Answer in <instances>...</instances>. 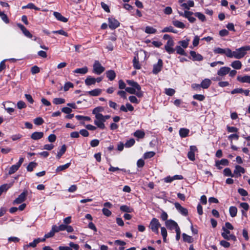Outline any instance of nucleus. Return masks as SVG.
<instances>
[{
    "label": "nucleus",
    "instance_id": "28",
    "mask_svg": "<svg viewBox=\"0 0 250 250\" xmlns=\"http://www.w3.org/2000/svg\"><path fill=\"white\" fill-rule=\"evenodd\" d=\"M230 66L234 69H240L242 64L240 61H234L231 62Z\"/></svg>",
    "mask_w": 250,
    "mask_h": 250
},
{
    "label": "nucleus",
    "instance_id": "58",
    "mask_svg": "<svg viewBox=\"0 0 250 250\" xmlns=\"http://www.w3.org/2000/svg\"><path fill=\"white\" fill-rule=\"evenodd\" d=\"M217 161V165L220 164L221 165L223 166H228L229 165V161L226 159H223L220 161Z\"/></svg>",
    "mask_w": 250,
    "mask_h": 250
},
{
    "label": "nucleus",
    "instance_id": "24",
    "mask_svg": "<svg viewBox=\"0 0 250 250\" xmlns=\"http://www.w3.org/2000/svg\"><path fill=\"white\" fill-rule=\"evenodd\" d=\"M189 130L186 128H181L179 130V135L182 138H185L188 135Z\"/></svg>",
    "mask_w": 250,
    "mask_h": 250
},
{
    "label": "nucleus",
    "instance_id": "44",
    "mask_svg": "<svg viewBox=\"0 0 250 250\" xmlns=\"http://www.w3.org/2000/svg\"><path fill=\"white\" fill-rule=\"evenodd\" d=\"M37 166V164L35 162H30L27 167V170L28 171H32L33 169Z\"/></svg>",
    "mask_w": 250,
    "mask_h": 250
},
{
    "label": "nucleus",
    "instance_id": "36",
    "mask_svg": "<svg viewBox=\"0 0 250 250\" xmlns=\"http://www.w3.org/2000/svg\"><path fill=\"white\" fill-rule=\"evenodd\" d=\"M223 229L224 232L221 234L222 237L228 240H230L229 236L230 234V231L224 227L223 228Z\"/></svg>",
    "mask_w": 250,
    "mask_h": 250
},
{
    "label": "nucleus",
    "instance_id": "11",
    "mask_svg": "<svg viewBox=\"0 0 250 250\" xmlns=\"http://www.w3.org/2000/svg\"><path fill=\"white\" fill-rule=\"evenodd\" d=\"M163 61L161 59H159L158 62L156 64L153 65V68L152 72L153 74H158L162 69L163 67Z\"/></svg>",
    "mask_w": 250,
    "mask_h": 250
},
{
    "label": "nucleus",
    "instance_id": "26",
    "mask_svg": "<svg viewBox=\"0 0 250 250\" xmlns=\"http://www.w3.org/2000/svg\"><path fill=\"white\" fill-rule=\"evenodd\" d=\"M88 72V68L86 66H84L82 68H79L76 69L73 73H79L82 75L85 74Z\"/></svg>",
    "mask_w": 250,
    "mask_h": 250
},
{
    "label": "nucleus",
    "instance_id": "51",
    "mask_svg": "<svg viewBox=\"0 0 250 250\" xmlns=\"http://www.w3.org/2000/svg\"><path fill=\"white\" fill-rule=\"evenodd\" d=\"M175 91L174 89L172 88H166L165 89V93L168 95L171 96L174 94Z\"/></svg>",
    "mask_w": 250,
    "mask_h": 250
},
{
    "label": "nucleus",
    "instance_id": "61",
    "mask_svg": "<svg viewBox=\"0 0 250 250\" xmlns=\"http://www.w3.org/2000/svg\"><path fill=\"white\" fill-rule=\"evenodd\" d=\"M100 141L98 139H93L91 141L90 144L92 147H96L99 144Z\"/></svg>",
    "mask_w": 250,
    "mask_h": 250
},
{
    "label": "nucleus",
    "instance_id": "52",
    "mask_svg": "<svg viewBox=\"0 0 250 250\" xmlns=\"http://www.w3.org/2000/svg\"><path fill=\"white\" fill-rule=\"evenodd\" d=\"M193 98L199 101H203L205 99V97L202 94H195L193 96Z\"/></svg>",
    "mask_w": 250,
    "mask_h": 250
},
{
    "label": "nucleus",
    "instance_id": "19",
    "mask_svg": "<svg viewBox=\"0 0 250 250\" xmlns=\"http://www.w3.org/2000/svg\"><path fill=\"white\" fill-rule=\"evenodd\" d=\"M163 39L165 41H167V42L165 47H172L174 45L173 41L169 35H164L163 37Z\"/></svg>",
    "mask_w": 250,
    "mask_h": 250
},
{
    "label": "nucleus",
    "instance_id": "15",
    "mask_svg": "<svg viewBox=\"0 0 250 250\" xmlns=\"http://www.w3.org/2000/svg\"><path fill=\"white\" fill-rule=\"evenodd\" d=\"M237 80L241 83H248L250 84V76L245 75L244 76H238Z\"/></svg>",
    "mask_w": 250,
    "mask_h": 250
},
{
    "label": "nucleus",
    "instance_id": "21",
    "mask_svg": "<svg viewBox=\"0 0 250 250\" xmlns=\"http://www.w3.org/2000/svg\"><path fill=\"white\" fill-rule=\"evenodd\" d=\"M53 15L59 21L63 22H66L68 19L62 15V14L58 12H54Z\"/></svg>",
    "mask_w": 250,
    "mask_h": 250
},
{
    "label": "nucleus",
    "instance_id": "22",
    "mask_svg": "<svg viewBox=\"0 0 250 250\" xmlns=\"http://www.w3.org/2000/svg\"><path fill=\"white\" fill-rule=\"evenodd\" d=\"M102 92V90L101 89L96 88L88 91L87 94L91 96H97L100 95Z\"/></svg>",
    "mask_w": 250,
    "mask_h": 250
},
{
    "label": "nucleus",
    "instance_id": "2",
    "mask_svg": "<svg viewBox=\"0 0 250 250\" xmlns=\"http://www.w3.org/2000/svg\"><path fill=\"white\" fill-rule=\"evenodd\" d=\"M250 49V48H238L233 51H228L227 57L239 59L243 58Z\"/></svg>",
    "mask_w": 250,
    "mask_h": 250
},
{
    "label": "nucleus",
    "instance_id": "1",
    "mask_svg": "<svg viewBox=\"0 0 250 250\" xmlns=\"http://www.w3.org/2000/svg\"><path fill=\"white\" fill-rule=\"evenodd\" d=\"M126 83L132 87H127L125 88V91L131 94H135L139 98L143 96V92L141 90V87L137 82L132 80H127Z\"/></svg>",
    "mask_w": 250,
    "mask_h": 250
},
{
    "label": "nucleus",
    "instance_id": "60",
    "mask_svg": "<svg viewBox=\"0 0 250 250\" xmlns=\"http://www.w3.org/2000/svg\"><path fill=\"white\" fill-rule=\"evenodd\" d=\"M40 68L36 65L33 66L31 69V73L33 74H35L38 73L40 72Z\"/></svg>",
    "mask_w": 250,
    "mask_h": 250
},
{
    "label": "nucleus",
    "instance_id": "54",
    "mask_svg": "<svg viewBox=\"0 0 250 250\" xmlns=\"http://www.w3.org/2000/svg\"><path fill=\"white\" fill-rule=\"evenodd\" d=\"M75 117L78 120H83V121H89L90 120V118L88 116L76 115Z\"/></svg>",
    "mask_w": 250,
    "mask_h": 250
},
{
    "label": "nucleus",
    "instance_id": "59",
    "mask_svg": "<svg viewBox=\"0 0 250 250\" xmlns=\"http://www.w3.org/2000/svg\"><path fill=\"white\" fill-rule=\"evenodd\" d=\"M9 187L7 184H3L0 187V196L1 195L3 191H6Z\"/></svg>",
    "mask_w": 250,
    "mask_h": 250
},
{
    "label": "nucleus",
    "instance_id": "62",
    "mask_svg": "<svg viewBox=\"0 0 250 250\" xmlns=\"http://www.w3.org/2000/svg\"><path fill=\"white\" fill-rule=\"evenodd\" d=\"M238 193L243 196H246L248 195V192L244 189L242 188H239L238 189Z\"/></svg>",
    "mask_w": 250,
    "mask_h": 250
},
{
    "label": "nucleus",
    "instance_id": "37",
    "mask_svg": "<svg viewBox=\"0 0 250 250\" xmlns=\"http://www.w3.org/2000/svg\"><path fill=\"white\" fill-rule=\"evenodd\" d=\"M104 110V108L101 106H99L95 108L92 111V113L95 115V116L98 115H102L100 112Z\"/></svg>",
    "mask_w": 250,
    "mask_h": 250
},
{
    "label": "nucleus",
    "instance_id": "18",
    "mask_svg": "<svg viewBox=\"0 0 250 250\" xmlns=\"http://www.w3.org/2000/svg\"><path fill=\"white\" fill-rule=\"evenodd\" d=\"M120 110L125 112H126L127 111H132L134 110V107L131 104L127 103L125 104V106L124 105H121Z\"/></svg>",
    "mask_w": 250,
    "mask_h": 250
},
{
    "label": "nucleus",
    "instance_id": "29",
    "mask_svg": "<svg viewBox=\"0 0 250 250\" xmlns=\"http://www.w3.org/2000/svg\"><path fill=\"white\" fill-rule=\"evenodd\" d=\"M133 135L139 139H142L145 137V132L143 130H137L134 133Z\"/></svg>",
    "mask_w": 250,
    "mask_h": 250
},
{
    "label": "nucleus",
    "instance_id": "43",
    "mask_svg": "<svg viewBox=\"0 0 250 250\" xmlns=\"http://www.w3.org/2000/svg\"><path fill=\"white\" fill-rule=\"evenodd\" d=\"M173 24L176 27L184 28L185 25L184 23L179 21H173Z\"/></svg>",
    "mask_w": 250,
    "mask_h": 250
},
{
    "label": "nucleus",
    "instance_id": "31",
    "mask_svg": "<svg viewBox=\"0 0 250 250\" xmlns=\"http://www.w3.org/2000/svg\"><path fill=\"white\" fill-rule=\"evenodd\" d=\"M230 51V50L229 48L227 49H224L222 48H216L214 49V52L215 53H218V54H225L227 56L228 54V51Z\"/></svg>",
    "mask_w": 250,
    "mask_h": 250
},
{
    "label": "nucleus",
    "instance_id": "5",
    "mask_svg": "<svg viewBox=\"0 0 250 250\" xmlns=\"http://www.w3.org/2000/svg\"><path fill=\"white\" fill-rule=\"evenodd\" d=\"M105 70L104 67H103L98 61H95L93 64V72L97 75H100Z\"/></svg>",
    "mask_w": 250,
    "mask_h": 250
},
{
    "label": "nucleus",
    "instance_id": "4",
    "mask_svg": "<svg viewBox=\"0 0 250 250\" xmlns=\"http://www.w3.org/2000/svg\"><path fill=\"white\" fill-rule=\"evenodd\" d=\"M139 54L142 55H145L146 56V51L142 49H140L139 51L135 53V56L133 60V65L134 68L136 69H140L141 68V65L139 63Z\"/></svg>",
    "mask_w": 250,
    "mask_h": 250
},
{
    "label": "nucleus",
    "instance_id": "50",
    "mask_svg": "<svg viewBox=\"0 0 250 250\" xmlns=\"http://www.w3.org/2000/svg\"><path fill=\"white\" fill-rule=\"evenodd\" d=\"M44 122L43 120L41 117H38L34 119V123L38 125H42Z\"/></svg>",
    "mask_w": 250,
    "mask_h": 250
},
{
    "label": "nucleus",
    "instance_id": "35",
    "mask_svg": "<svg viewBox=\"0 0 250 250\" xmlns=\"http://www.w3.org/2000/svg\"><path fill=\"white\" fill-rule=\"evenodd\" d=\"M229 212L231 217H234L237 215V209L235 207L231 206L229 207Z\"/></svg>",
    "mask_w": 250,
    "mask_h": 250
},
{
    "label": "nucleus",
    "instance_id": "39",
    "mask_svg": "<svg viewBox=\"0 0 250 250\" xmlns=\"http://www.w3.org/2000/svg\"><path fill=\"white\" fill-rule=\"evenodd\" d=\"M183 240L185 242H188L189 243H192L193 242V238L191 236H189L186 233H183L182 234Z\"/></svg>",
    "mask_w": 250,
    "mask_h": 250
},
{
    "label": "nucleus",
    "instance_id": "27",
    "mask_svg": "<svg viewBox=\"0 0 250 250\" xmlns=\"http://www.w3.org/2000/svg\"><path fill=\"white\" fill-rule=\"evenodd\" d=\"M191 56L194 61H201L203 59V57L199 54H196L195 52L191 51L190 52Z\"/></svg>",
    "mask_w": 250,
    "mask_h": 250
},
{
    "label": "nucleus",
    "instance_id": "25",
    "mask_svg": "<svg viewBox=\"0 0 250 250\" xmlns=\"http://www.w3.org/2000/svg\"><path fill=\"white\" fill-rule=\"evenodd\" d=\"M194 5V2L192 0H189L188 1V3H182L181 6L183 7L184 8L188 10L190 9V7H193Z\"/></svg>",
    "mask_w": 250,
    "mask_h": 250
},
{
    "label": "nucleus",
    "instance_id": "34",
    "mask_svg": "<svg viewBox=\"0 0 250 250\" xmlns=\"http://www.w3.org/2000/svg\"><path fill=\"white\" fill-rule=\"evenodd\" d=\"M85 83L86 85H91L95 83V78L91 76H88L85 80Z\"/></svg>",
    "mask_w": 250,
    "mask_h": 250
},
{
    "label": "nucleus",
    "instance_id": "23",
    "mask_svg": "<svg viewBox=\"0 0 250 250\" xmlns=\"http://www.w3.org/2000/svg\"><path fill=\"white\" fill-rule=\"evenodd\" d=\"M211 83L210 80L205 79L203 80L201 83V86L204 89H207L209 87Z\"/></svg>",
    "mask_w": 250,
    "mask_h": 250
},
{
    "label": "nucleus",
    "instance_id": "17",
    "mask_svg": "<svg viewBox=\"0 0 250 250\" xmlns=\"http://www.w3.org/2000/svg\"><path fill=\"white\" fill-rule=\"evenodd\" d=\"M17 26L22 31L23 34L27 38H31L32 37V34L21 23H18Z\"/></svg>",
    "mask_w": 250,
    "mask_h": 250
},
{
    "label": "nucleus",
    "instance_id": "20",
    "mask_svg": "<svg viewBox=\"0 0 250 250\" xmlns=\"http://www.w3.org/2000/svg\"><path fill=\"white\" fill-rule=\"evenodd\" d=\"M43 135L42 132H34L31 135V138L34 140H38L42 139Z\"/></svg>",
    "mask_w": 250,
    "mask_h": 250
},
{
    "label": "nucleus",
    "instance_id": "10",
    "mask_svg": "<svg viewBox=\"0 0 250 250\" xmlns=\"http://www.w3.org/2000/svg\"><path fill=\"white\" fill-rule=\"evenodd\" d=\"M166 226L167 229L172 230L177 229V228H179L177 223L172 220H167L165 222Z\"/></svg>",
    "mask_w": 250,
    "mask_h": 250
},
{
    "label": "nucleus",
    "instance_id": "63",
    "mask_svg": "<svg viewBox=\"0 0 250 250\" xmlns=\"http://www.w3.org/2000/svg\"><path fill=\"white\" fill-rule=\"evenodd\" d=\"M102 212L105 216H107V217L110 216L111 214V211L105 208H104L102 209Z\"/></svg>",
    "mask_w": 250,
    "mask_h": 250
},
{
    "label": "nucleus",
    "instance_id": "7",
    "mask_svg": "<svg viewBox=\"0 0 250 250\" xmlns=\"http://www.w3.org/2000/svg\"><path fill=\"white\" fill-rule=\"evenodd\" d=\"M96 119L94 120V124L99 128L104 129L105 128V125L104 124V120L101 118L100 115L95 116Z\"/></svg>",
    "mask_w": 250,
    "mask_h": 250
},
{
    "label": "nucleus",
    "instance_id": "33",
    "mask_svg": "<svg viewBox=\"0 0 250 250\" xmlns=\"http://www.w3.org/2000/svg\"><path fill=\"white\" fill-rule=\"evenodd\" d=\"M120 209L122 211L127 213H131L133 211V209L132 208L126 205L121 206Z\"/></svg>",
    "mask_w": 250,
    "mask_h": 250
},
{
    "label": "nucleus",
    "instance_id": "41",
    "mask_svg": "<svg viewBox=\"0 0 250 250\" xmlns=\"http://www.w3.org/2000/svg\"><path fill=\"white\" fill-rule=\"evenodd\" d=\"M157 30L152 27L146 26L145 29V32L147 34H155Z\"/></svg>",
    "mask_w": 250,
    "mask_h": 250
},
{
    "label": "nucleus",
    "instance_id": "48",
    "mask_svg": "<svg viewBox=\"0 0 250 250\" xmlns=\"http://www.w3.org/2000/svg\"><path fill=\"white\" fill-rule=\"evenodd\" d=\"M161 233L163 238L164 242H166V238L167 236V231L165 228L162 227L161 228Z\"/></svg>",
    "mask_w": 250,
    "mask_h": 250
},
{
    "label": "nucleus",
    "instance_id": "57",
    "mask_svg": "<svg viewBox=\"0 0 250 250\" xmlns=\"http://www.w3.org/2000/svg\"><path fill=\"white\" fill-rule=\"evenodd\" d=\"M162 32H170L172 33H176V31L173 29V28L172 26L167 27L163 29L162 31Z\"/></svg>",
    "mask_w": 250,
    "mask_h": 250
},
{
    "label": "nucleus",
    "instance_id": "42",
    "mask_svg": "<svg viewBox=\"0 0 250 250\" xmlns=\"http://www.w3.org/2000/svg\"><path fill=\"white\" fill-rule=\"evenodd\" d=\"M53 104H60L65 103V100L61 98H56L53 99Z\"/></svg>",
    "mask_w": 250,
    "mask_h": 250
},
{
    "label": "nucleus",
    "instance_id": "13",
    "mask_svg": "<svg viewBox=\"0 0 250 250\" xmlns=\"http://www.w3.org/2000/svg\"><path fill=\"white\" fill-rule=\"evenodd\" d=\"M108 21H109V27L111 29H115L116 28H117L119 25L120 23L116 19L112 18H109L108 19Z\"/></svg>",
    "mask_w": 250,
    "mask_h": 250
},
{
    "label": "nucleus",
    "instance_id": "3",
    "mask_svg": "<svg viewBox=\"0 0 250 250\" xmlns=\"http://www.w3.org/2000/svg\"><path fill=\"white\" fill-rule=\"evenodd\" d=\"M161 224L159 220L155 218H153L150 221L149 227L153 232L158 234L159 233V228Z\"/></svg>",
    "mask_w": 250,
    "mask_h": 250
},
{
    "label": "nucleus",
    "instance_id": "14",
    "mask_svg": "<svg viewBox=\"0 0 250 250\" xmlns=\"http://www.w3.org/2000/svg\"><path fill=\"white\" fill-rule=\"evenodd\" d=\"M175 208L179 212L183 215L187 216L188 214V210L187 208L183 207L179 203L174 204Z\"/></svg>",
    "mask_w": 250,
    "mask_h": 250
},
{
    "label": "nucleus",
    "instance_id": "64",
    "mask_svg": "<svg viewBox=\"0 0 250 250\" xmlns=\"http://www.w3.org/2000/svg\"><path fill=\"white\" fill-rule=\"evenodd\" d=\"M240 207L246 211H247L249 209V205L248 203L245 202L240 203Z\"/></svg>",
    "mask_w": 250,
    "mask_h": 250
},
{
    "label": "nucleus",
    "instance_id": "45",
    "mask_svg": "<svg viewBox=\"0 0 250 250\" xmlns=\"http://www.w3.org/2000/svg\"><path fill=\"white\" fill-rule=\"evenodd\" d=\"M224 175L226 176H230L233 177V173H232L229 168H226L223 170Z\"/></svg>",
    "mask_w": 250,
    "mask_h": 250
},
{
    "label": "nucleus",
    "instance_id": "38",
    "mask_svg": "<svg viewBox=\"0 0 250 250\" xmlns=\"http://www.w3.org/2000/svg\"><path fill=\"white\" fill-rule=\"evenodd\" d=\"M66 149V146L64 145L62 146V148L57 154L56 157L57 159H59L61 157V156L65 153Z\"/></svg>",
    "mask_w": 250,
    "mask_h": 250
},
{
    "label": "nucleus",
    "instance_id": "12",
    "mask_svg": "<svg viewBox=\"0 0 250 250\" xmlns=\"http://www.w3.org/2000/svg\"><path fill=\"white\" fill-rule=\"evenodd\" d=\"M197 151V148L195 146H190L189 151L188 153V157L190 161L195 160V152Z\"/></svg>",
    "mask_w": 250,
    "mask_h": 250
},
{
    "label": "nucleus",
    "instance_id": "47",
    "mask_svg": "<svg viewBox=\"0 0 250 250\" xmlns=\"http://www.w3.org/2000/svg\"><path fill=\"white\" fill-rule=\"evenodd\" d=\"M189 40L186 39V40L180 41L179 42V43L180 44V46L178 47H188V44H189Z\"/></svg>",
    "mask_w": 250,
    "mask_h": 250
},
{
    "label": "nucleus",
    "instance_id": "49",
    "mask_svg": "<svg viewBox=\"0 0 250 250\" xmlns=\"http://www.w3.org/2000/svg\"><path fill=\"white\" fill-rule=\"evenodd\" d=\"M135 143V141L134 139H130L125 143V146L126 147H130L133 146Z\"/></svg>",
    "mask_w": 250,
    "mask_h": 250
},
{
    "label": "nucleus",
    "instance_id": "32",
    "mask_svg": "<svg viewBox=\"0 0 250 250\" xmlns=\"http://www.w3.org/2000/svg\"><path fill=\"white\" fill-rule=\"evenodd\" d=\"M71 165L70 163H68L65 165L60 166L57 167V168L56 169V172H60L62 171H63L65 170L66 169L68 168Z\"/></svg>",
    "mask_w": 250,
    "mask_h": 250
},
{
    "label": "nucleus",
    "instance_id": "40",
    "mask_svg": "<svg viewBox=\"0 0 250 250\" xmlns=\"http://www.w3.org/2000/svg\"><path fill=\"white\" fill-rule=\"evenodd\" d=\"M155 155L154 151H148L144 153L143 157L145 159H147L153 157Z\"/></svg>",
    "mask_w": 250,
    "mask_h": 250
},
{
    "label": "nucleus",
    "instance_id": "46",
    "mask_svg": "<svg viewBox=\"0 0 250 250\" xmlns=\"http://www.w3.org/2000/svg\"><path fill=\"white\" fill-rule=\"evenodd\" d=\"M194 14L196 17H197L202 21H206V17L202 13H201L200 12H196V13H195Z\"/></svg>",
    "mask_w": 250,
    "mask_h": 250
},
{
    "label": "nucleus",
    "instance_id": "6",
    "mask_svg": "<svg viewBox=\"0 0 250 250\" xmlns=\"http://www.w3.org/2000/svg\"><path fill=\"white\" fill-rule=\"evenodd\" d=\"M23 161L24 159L23 158H20L19 162L16 165H12L10 167L8 171V174L11 175L17 171L23 162Z\"/></svg>",
    "mask_w": 250,
    "mask_h": 250
},
{
    "label": "nucleus",
    "instance_id": "16",
    "mask_svg": "<svg viewBox=\"0 0 250 250\" xmlns=\"http://www.w3.org/2000/svg\"><path fill=\"white\" fill-rule=\"evenodd\" d=\"M230 70V68L229 67L224 66L220 68L217 72V75L219 76H224L228 74Z\"/></svg>",
    "mask_w": 250,
    "mask_h": 250
},
{
    "label": "nucleus",
    "instance_id": "30",
    "mask_svg": "<svg viewBox=\"0 0 250 250\" xmlns=\"http://www.w3.org/2000/svg\"><path fill=\"white\" fill-rule=\"evenodd\" d=\"M106 77L110 81H113L116 77V73L114 71L110 70L106 72Z\"/></svg>",
    "mask_w": 250,
    "mask_h": 250
},
{
    "label": "nucleus",
    "instance_id": "8",
    "mask_svg": "<svg viewBox=\"0 0 250 250\" xmlns=\"http://www.w3.org/2000/svg\"><path fill=\"white\" fill-rule=\"evenodd\" d=\"M245 172V169L244 167L239 165H236L235 167V169L233 171V177L238 178L241 176L242 174Z\"/></svg>",
    "mask_w": 250,
    "mask_h": 250
},
{
    "label": "nucleus",
    "instance_id": "53",
    "mask_svg": "<svg viewBox=\"0 0 250 250\" xmlns=\"http://www.w3.org/2000/svg\"><path fill=\"white\" fill-rule=\"evenodd\" d=\"M17 107L19 109H21L26 107L25 103L22 101H20L17 103Z\"/></svg>",
    "mask_w": 250,
    "mask_h": 250
},
{
    "label": "nucleus",
    "instance_id": "56",
    "mask_svg": "<svg viewBox=\"0 0 250 250\" xmlns=\"http://www.w3.org/2000/svg\"><path fill=\"white\" fill-rule=\"evenodd\" d=\"M73 86H74L73 84L72 83H71V82L66 83L64 85V87H63L64 91H66L68 90V89L70 88L73 87Z\"/></svg>",
    "mask_w": 250,
    "mask_h": 250
},
{
    "label": "nucleus",
    "instance_id": "9",
    "mask_svg": "<svg viewBox=\"0 0 250 250\" xmlns=\"http://www.w3.org/2000/svg\"><path fill=\"white\" fill-rule=\"evenodd\" d=\"M27 195V191L24 190L22 192L18 198H17L13 202L14 204H19L22 203L25 201V198Z\"/></svg>",
    "mask_w": 250,
    "mask_h": 250
},
{
    "label": "nucleus",
    "instance_id": "55",
    "mask_svg": "<svg viewBox=\"0 0 250 250\" xmlns=\"http://www.w3.org/2000/svg\"><path fill=\"white\" fill-rule=\"evenodd\" d=\"M128 99L130 102L134 104H138L139 103V101L137 99V98L134 96H130L128 97Z\"/></svg>",
    "mask_w": 250,
    "mask_h": 250
}]
</instances>
